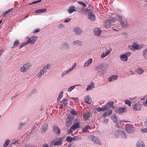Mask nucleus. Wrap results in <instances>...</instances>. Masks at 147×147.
<instances>
[{"instance_id": "obj_1", "label": "nucleus", "mask_w": 147, "mask_h": 147, "mask_svg": "<svg viewBox=\"0 0 147 147\" xmlns=\"http://www.w3.org/2000/svg\"><path fill=\"white\" fill-rule=\"evenodd\" d=\"M116 19L120 22L123 28H125L127 27V22L125 20V18L122 16L117 15L116 17Z\"/></svg>"}, {"instance_id": "obj_2", "label": "nucleus", "mask_w": 147, "mask_h": 147, "mask_svg": "<svg viewBox=\"0 0 147 147\" xmlns=\"http://www.w3.org/2000/svg\"><path fill=\"white\" fill-rule=\"evenodd\" d=\"M51 65L50 64L47 65L43 67V68L40 70V72L38 76V78L40 77L42 75H43L45 73H46L47 69H49L51 67Z\"/></svg>"}, {"instance_id": "obj_3", "label": "nucleus", "mask_w": 147, "mask_h": 147, "mask_svg": "<svg viewBox=\"0 0 147 147\" xmlns=\"http://www.w3.org/2000/svg\"><path fill=\"white\" fill-rule=\"evenodd\" d=\"M31 65L30 63L27 62L26 63L23 65L21 67L20 71L23 73L26 72L27 70L29 69L31 66Z\"/></svg>"}, {"instance_id": "obj_4", "label": "nucleus", "mask_w": 147, "mask_h": 147, "mask_svg": "<svg viewBox=\"0 0 147 147\" xmlns=\"http://www.w3.org/2000/svg\"><path fill=\"white\" fill-rule=\"evenodd\" d=\"M38 37L33 36L30 38L27 37L26 38L27 41L26 42L27 44L31 43V44H34L38 38Z\"/></svg>"}, {"instance_id": "obj_5", "label": "nucleus", "mask_w": 147, "mask_h": 147, "mask_svg": "<svg viewBox=\"0 0 147 147\" xmlns=\"http://www.w3.org/2000/svg\"><path fill=\"white\" fill-rule=\"evenodd\" d=\"M80 124V120L77 119H75L74 121V123L71 127V129H73V130H75L79 127Z\"/></svg>"}, {"instance_id": "obj_6", "label": "nucleus", "mask_w": 147, "mask_h": 147, "mask_svg": "<svg viewBox=\"0 0 147 147\" xmlns=\"http://www.w3.org/2000/svg\"><path fill=\"white\" fill-rule=\"evenodd\" d=\"M130 49L133 51H135L136 50H138L139 49H141V48H140L139 44L134 43L130 47Z\"/></svg>"}, {"instance_id": "obj_7", "label": "nucleus", "mask_w": 147, "mask_h": 147, "mask_svg": "<svg viewBox=\"0 0 147 147\" xmlns=\"http://www.w3.org/2000/svg\"><path fill=\"white\" fill-rule=\"evenodd\" d=\"M61 144L62 141L61 140H59L55 142L54 141H52L51 142V146H60L61 145Z\"/></svg>"}, {"instance_id": "obj_8", "label": "nucleus", "mask_w": 147, "mask_h": 147, "mask_svg": "<svg viewBox=\"0 0 147 147\" xmlns=\"http://www.w3.org/2000/svg\"><path fill=\"white\" fill-rule=\"evenodd\" d=\"M132 107L134 111H139L141 109V107L139 103H136L132 106Z\"/></svg>"}, {"instance_id": "obj_9", "label": "nucleus", "mask_w": 147, "mask_h": 147, "mask_svg": "<svg viewBox=\"0 0 147 147\" xmlns=\"http://www.w3.org/2000/svg\"><path fill=\"white\" fill-rule=\"evenodd\" d=\"M128 53L121 55L120 56V59L123 61H126L128 59Z\"/></svg>"}, {"instance_id": "obj_10", "label": "nucleus", "mask_w": 147, "mask_h": 147, "mask_svg": "<svg viewBox=\"0 0 147 147\" xmlns=\"http://www.w3.org/2000/svg\"><path fill=\"white\" fill-rule=\"evenodd\" d=\"M112 50L111 48H110L107 51H105V53L103 52L101 55V57L102 58H103L107 56L110 53Z\"/></svg>"}, {"instance_id": "obj_11", "label": "nucleus", "mask_w": 147, "mask_h": 147, "mask_svg": "<svg viewBox=\"0 0 147 147\" xmlns=\"http://www.w3.org/2000/svg\"><path fill=\"white\" fill-rule=\"evenodd\" d=\"M73 121V118L71 117H68L67 120L66 122L65 125L66 127H68L70 125L72 124Z\"/></svg>"}, {"instance_id": "obj_12", "label": "nucleus", "mask_w": 147, "mask_h": 147, "mask_svg": "<svg viewBox=\"0 0 147 147\" xmlns=\"http://www.w3.org/2000/svg\"><path fill=\"white\" fill-rule=\"evenodd\" d=\"M88 18L91 21H93L95 19V16L93 13L89 12L88 14Z\"/></svg>"}, {"instance_id": "obj_13", "label": "nucleus", "mask_w": 147, "mask_h": 147, "mask_svg": "<svg viewBox=\"0 0 147 147\" xmlns=\"http://www.w3.org/2000/svg\"><path fill=\"white\" fill-rule=\"evenodd\" d=\"M84 101L86 103L88 104H90L92 102L91 98L89 95H87L84 98Z\"/></svg>"}, {"instance_id": "obj_14", "label": "nucleus", "mask_w": 147, "mask_h": 147, "mask_svg": "<svg viewBox=\"0 0 147 147\" xmlns=\"http://www.w3.org/2000/svg\"><path fill=\"white\" fill-rule=\"evenodd\" d=\"M125 108L123 107V108H120L119 109H117L115 110V112L116 113H123L125 111Z\"/></svg>"}, {"instance_id": "obj_15", "label": "nucleus", "mask_w": 147, "mask_h": 147, "mask_svg": "<svg viewBox=\"0 0 147 147\" xmlns=\"http://www.w3.org/2000/svg\"><path fill=\"white\" fill-rule=\"evenodd\" d=\"M91 140L94 143L98 144L99 143V140L97 137L93 136H92L91 137Z\"/></svg>"}, {"instance_id": "obj_16", "label": "nucleus", "mask_w": 147, "mask_h": 147, "mask_svg": "<svg viewBox=\"0 0 147 147\" xmlns=\"http://www.w3.org/2000/svg\"><path fill=\"white\" fill-rule=\"evenodd\" d=\"M111 24L110 20H107L105 22L104 27L106 28H108L111 26Z\"/></svg>"}, {"instance_id": "obj_17", "label": "nucleus", "mask_w": 147, "mask_h": 147, "mask_svg": "<svg viewBox=\"0 0 147 147\" xmlns=\"http://www.w3.org/2000/svg\"><path fill=\"white\" fill-rule=\"evenodd\" d=\"M137 147H145L144 142L141 140H139L137 142Z\"/></svg>"}, {"instance_id": "obj_18", "label": "nucleus", "mask_w": 147, "mask_h": 147, "mask_svg": "<svg viewBox=\"0 0 147 147\" xmlns=\"http://www.w3.org/2000/svg\"><path fill=\"white\" fill-rule=\"evenodd\" d=\"M74 31L75 33L77 35L80 34L82 32L81 29L78 27H76L74 29Z\"/></svg>"}, {"instance_id": "obj_19", "label": "nucleus", "mask_w": 147, "mask_h": 147, "mask_svg": "<svg viewBox=\"0 0 147 147\" xmlns=\"http://www.w3.org/2000/svg\"><path fill=\"white\" fill-rule=\"evenodd\" d=\"M118 78V77L117 75H113L109 77L108 79L109 82H112L114 80H116Z\"/></svg>"}, {"instance_id": "obj_20", "label": "nucleus", "mask_w": 147, "mask_h": 147, "mask_svg": "<svg viewBox=\"0 0 147 147\" xmlns=\"http://www.w3.org/2000/svg\"><path fill=\"white\" fill-rule=\"evenodd\" d=\"M92 59H90L87 61H86L84 64V67H86L89 66L92 62Z\"/></svg>"}, {"instance_id": "obj_21", "label": "nucleus", "mask_w": 147, "mask_h": 147, "mask_svg": "<svg viewBox=\"0 0 147 147\" xmlns=\"http://www.w3.org/2000/svg\"><path fill=\"white\" fill-rule=\"evenodd\" d=\"M101 31L99 28H96L94 30V33L95 35L98 36L101 34Z\"/></svg>"}, {"instance_id": "obj_22", "label": "nucleus", "mask_w": 147, "mask_h": 147, "mask_svg": "<svg viewBox=\"0 0 147 147\" xmlns=\"http://www.w3.org/2000/svg\"><path fill=\"white\" fill-rule=\"evenodd\" d=\"M94 87V84L93 82H91V84L88 85L86 88L87 91H89L93 88Z\"/></svg>"}, {"instance_id": "obj_23", "label": "nucleus", "mask_w": 147, "mask_h": 147, "mask_svg": "<svg viewBox=\"0 0 147 147\" xmlns=\"http://www.w3.org/2000/svg\"><path fill=\"white\" fill-rule=\"evenodd\" d=\"M90 113L87 112L83 115V117L84 120H87L90 117Z\"/></svg>"}, {"instance_id": "obj_24", "label": "nucleus", "mask_w": 147, "mask_h": 147, "mask_svg": "<svg viewBox=\"0 0 147 147\" xmlns=\"http://www.w3.org/2000/svg\"><path fill=\"white\" fill-rule=\"evenodd\" d=\"M117 132L119 133V136H120V137L124 138H126V136L123 131H118Z\"/></svg>"}, {"instance_id": "obj_25", "label": "nucleus", "mask_w": 147, "mask_h": 147, "mask_svg": "<svg viewBox=\"0 0 147 147\" xmlns=\"http://www.w3.org/2000/svg\"><path fill=\"white\" fill-rule=\"evenodd\" d=\"M114 103V102L112 101H110L107 102V105L106 106H107V109H108L109 108L112 107Z\"/></svg>"}, {"instance_id": "obj_26", "label": "nucleus", "mask_w": 147, "mask_h": 147, "mask_svg": "<svg viewBox=\"0 0 147 147\" xmlns=\"http://www.w3.org/2000/svg\"><path fill=\"white\" fill-rule=\"evenodd\" d=\"M76 11L75 7L73 6H70L69 9L68 10V12L69 13H71Z\"/></svg>"}, {"instance_id": "obj_27", "label": "nucleus", "mask_w": 147, "mask_h": 147, "mask_svg": "<svg viewBox=\"0 0 147 147\" xmlns=\"http://www.w3.org/2000/svg\"><path fill=\"white\" fill-rule=\"evenodd\" d=\"M54 131L57 134H59L60 132L59 129L57 126H54L53 129Z\"/></svg>"}, {"instance_id": "obj_28", "label": "nucleus", "mask_w": 147, "mask_h": 147, "mask_svg": "<svg viewBox=\"0 0 147 147\" xmlns=\"http://www.w3.org/2000/svg\"><path fill=\"white\" fill-rule=\"evenodd\" d=\"M47 11V9H39L36 10L35 11V12L36 13H43Z\"/></svg>"}, {"instance_id": "obj_29", "label": "nucleus", "mask_w": 147, "mask_h": 147, "mask_svg": "<svg viewBox=\"0 0 147 147\" xmlns=\"http://www.w3.org/2000/svg\"><path fill=\"white\" fill-rule=\"evenodd\" d=\"M90 128V127L89 125H88L87 126L83 128L82 130V131L83 132H86L88 131V129Z\"/></svg>"}, {"instance_id": "obj_30", "label": "nucleus", "mask_w": 147, "mask_h": 147, "mask_svg": "<svg viewBox=\"0 0 147 147\" xmlns=\"http://www.w3.org/2000/svg\"><path fill=\"white\" fill-rule=\"evenodd\" d=\"M106 110H107V106H106L102 108L98 107L97 109V110L99 111H104Z\"/></svg>"}, {"instance_id": "obj_31", "label": "nucleus", "mask_w": 147, "mask_h": 147, "mask_svg": "<svg viewBox=\"0 0 147 147\" xmlns=\"http://www.w3.org/2000/svg\"><path fill=\"white\" fill-rule=\"evenodd\" d=\"M143 56L144 58L147 60V49H145L143 51Z\"/></svg>"}, {"instance_id": "obj_32", "label": "nucleus", "mask_w": 147, "mask_h": 147, "mask_svg": "<svg viewBox=\"0 0 147 147\" xmlns=\"http://www.w3.org/2000/svg\"><path fill=\"white\" fill-rule=\"evenodd\" d=\"M112 120L115 123L117 121V117L115 115H112L111 116Z\"/></svg>"}, {"instance_id": "obj_33", "label": "nucleus", "mask_w": 147, "mask_h": 147, "mask_svg": "<svg viewBox=\"0 0 147 147\" xmlns=\"http://www.w3.org/2000/svg\"><path fill=\"white\" fill-rule=\"evenodd\" d=\"M61 102L62 103L64 106H67L68 104L67 100L65 98H63L61 101Z\"/></svg>"}, {"instance_id": "obj_34", "label": "nucleus", "mask_w": 147, "mask_h": 147, "mask_svg": "<svg viewBox=\"0 0 147 147\" xmlns=\"http://www.w3.org/2000/svg\"><path fill=\"white\" fill-rule=\"evenodd\" d=\"M42 132H43L44 131H45L47 129V124L45 123L42 126Z\"/></svg>"}, {"instance_id": "obj_35", "label": "nucleus", "mask_w": 147, "mask_h": 147, "mask_svg": "<svg viewBox=\"0 0 147 147\" xmlns=\"http://www.w3.org/2000/svg\"><path fill=\"white\" fill-rule=\"evenodd\" d=\"M63 91H61L59 94L58 97L57 98V101L59 102L63 96Z\"/></svg>"}, {"instance_id": "obj_36", "label": "nucleus", "mask_w": 147, "mask_h": 147, "mask_svg": "<svg viewBox=\"0 0 147 147\" xmlns=\"http://www.w3.org/2000/svg\"><path fill=\"white\" fill-rule=\"evenodd\" d=\"M74 140V138H72L70 136H68L66 138V141L68 142H71L72 140Z\"/></svg>"}, {"instance_id": "obj_37", "label": "nucleus", "mask_w": 147, "mask_h": 147, "mask_svg": "<svg viewBox=\"0 0 147 147\" xmlns=\"http://www.w3.org/2000/svg\"><path fill=\"white\" fill-rule=\"evenodd\" d=\"M134 131V128L132 125L129 126V133H133Z\"/></svg>"}, {"instance_id": "obj_38", "label": "nucleus", "mask_w": 147, "mask_h": 147, "mask_svg": "<svg viewBox=\"0 0 147 147\" xmlns=\"http://www.w3.org/2000/svg\"><path fill=\"white\" fill-rule=\"evenodd\" d=\"M19 43V41L18 40H16L13 43V47H16Z\"/></svg>"}, {"instance_id": "obj_39", "label": "nucleus", "mask_w": 147, "mask_h": 147, "mask_svg": "<svg viewBox=\"0 0 147 147\" xmlns=\"http://www.w3.org/2000/svg\"><path fill=\"white\" fill-rule=\"evenodd\" d=\"M10 143V141L9 140H6L3 145V147H7L8 145Z\"/></svg>"}, {"instance_id": "obj_40", "label": "nucleus", "mask_w": 147, "mask_h": 147, "mask_svg": "<svg viewBox=\"0 0 147 147\" xmlns=\"http://www.w3.org/2000/svg\"><path fill=\"white\" fill-rule=\"evenodd\" d=\"M136 72L138 74L140 75L143 73V71L142 69L139 68L137 70Z\"/></svg>"}, {"instance_id": "obj_41", "label": "nucleus", "mask_w": 147, "mask_h": 147, "mask_svg": "<svg viewBox=\"0 0 147 147\" xmlns=\"http://www.w3.org/2000/svg\"><path fill=\"white\" fill-rule=\"evenodd\" d=\"M13 10V8H11V9H9L7 11H6L4 13H3L2 15H3V16H5L9 12Z\"/></svg>"}, {"instance_id": "obj_42", "label": "nucleus", "mask_w": 147, "mask_h": 147, "mask_svg": "<svg viewBox=\"0 0 147 147\" xmlns=\"http://www.w3.org/2000/svg\"><path fill=\"white\" fill-rule=\"evenodd\" d=\"M77 85H74L68 88V91L69 92H71L73 89H74L75 88V86Z\"/></svg>"}, {"instance_id": "obj_43", "label": "nucleus", "mask_w": 147, "mask_h": 147, "mask_svg": "<svg viewBox=\"0 0 147 147\" xmlns=\"http://www.w3.org/2000/svg\"><path fill=\"white\" fill-rule=\"evenodd\" d=\"M76 63H74V64L69 69V71H72V70L76 67Z\"/></svg>"}, {"instance_id": "obj_44", "label": "nucleus", "mask_w": 147, "mask_h": 147, "mask_svg": "<svg viewBox=\"0 0 147 147\" xmlns=\"http://www.w3.org/2000/svg\"><path fill=\"white\" fill-rule=\"evenodd\" d=\"M71 71H69V69L64 71L62 74V76H63L64 75H66Z\"/></svg>"}, {"instance_id": "obj_45", "label": "nucleus", "mask_w": 147, "mask_h": 147, "mask_svg": "<svg viewBox=\"0 0 147 147\" xmlns=\"http://www.w3.org/2000/svg\"><path fill=\"white\" fill-rule=\"evenodd\" d=\"M119 131V130H116L115 131V136H116V137H120L119 136V133H118L117 132V131Z\"/></svg>"}, {"instance_id": "obj_46", "label": "nucleus", "mask_w": 147, "mask_h": 147, "mask_svg": "<svg viewBox=\"0 0 147 147\" xmlns=\"http://www.w3.org/2000/svg\"><path fill=\"white\" fill-rule=\"evenodd\" d=\"M78 3L80 5H82V6H83V7H86V4H85V3H83L82 2L78 1Z\"/></svg>"}, {"instance_id": "obj_47", "label": "nucleus", "mask_w": 147, "mask_h": 147, "mask_svg": "<svg viewBox=\"0 0 147 147\" xmlns=\"http://www.w3.org/2000/svg\"><path fill=\"white\" fill-rule=\"evenodd\" d=\"M71 113L73 115H75L77 114L76 111L74 109H72L71 111Z\"/></svg>"}, {"instance_id": "obj_48", "label": "nucleus", "mask_w": 147, "mask_h": 147, "mask_svg": "<svg viewBox=\"0 0 147 147\" xmlns=\"http://www.w3.org/2000/svg\"><path fill=\"white\" fill-rule=\"evenodd\" d=\"M27 45L26 42H24L23 43H22V44L20 46L19 48L20 49L22 48L24 46H25L26 45Z\"/></svg>"}, {"instance_id": "obj_49", "label": "nucleus", "mask_w": 147, "mask_h": 147, "mask_svg": "<svg viewBox=\"0 0 147 147\" xmlns=\"http://www.w3.org/2000/svg\"><path fill=\"white\" fill-rule=\"evenodd\" d=\"M63 46L64 48H68L69 47V45L67 43H64L63 45Z\"/></svg>"}, {"instance_id": "obj_50", "label": "nucleus", "mask_w": 147, "mask_h": 147, "mask_svg": "<svg viewBox=\"0 0 147 147\" xmlns=\"http://www.w3.org/2000/svg\"><path fill=\"white\" fill-rule=\"evenodd\" d=\"M74 140L76 139L77 140H81V138L79 136H77L74 138Z\"/></svg>"}, {"instance_id": "obj_51", "label": "nucleus", "mask_w": 147, "mask_h": 147, "mask_svg": "<svg viewBox=\"0 0 147 147\" xmlns=\"http://www.w3.org/2000/svg\"><path fill=\"white\" fill-rule=\"evenodd\" d=\"M136 98L135 97L134 98H130L129 99L131 100V102H135L137 101V100H136Z\"/></svg>"}, {"instance_id": "obj_52", "label": "nucleus", "mask_w": 147, "mask_h": 147, "mask_svg": "<svg viewBox=\"0 0 147 147\" xmlns=\"http://www.w3.org/2000/svg\"><path fill=\"white\" fill-rule=\"evenodd\" d=\"M110 22L111 21L113 22H116L117 20L116 18H113L111 19Z\"/></svg>"}, {"instance_id": "obj_53", "label": "nucleus", "mask_w": 147, "mask_h": 147, "mask_svg": "<svg viewBox=\"0 0 147 147\" xmlns=\"http://www.w3.org/2000/svg\"><path fill=\"white\" fill-rule=\"evenodd\" d=\"M73 129H71V127H70V129L67 130V133L68 134H70L73 131Z\"/></svg>"}, {"instance_id": "obj_54", "label": "nucleus", "mask_w": 147, "mask_h": 147, "mask_svg": "<svg viewBox=\"0 0 147 147\" xmlns=\"http://www.w3.org/2000/svg\"><path fill=\"white\" fill-rule=\"evenodd\" d=\"M141 131L144 133L147 132V128L144 129H142Z\"/></svg>"}, {"instance_id": "obj_55", "label": "nucleus", "mask_w": 147, "mask_h": 147, "mask_svg": "<svg viewBox=\"0 0 147 147\" xmlns=\"http://www.w3.org/2000/svg\"><path fill=\"white\" fill-rule=\"evenodd\" d=\"M71 20V18H67L65 20L64 22H68Z\"/></svg>"}, {"instance_id": "obj_56", "label": "nucleus", "mask_w": 147, "mask_h": 147, "mask_svg": "<svg viewBox=\"0 0 147 147\" xmlns=\"http://www.w3.org/2000/svg\"><path fill=\"white\" fill-rule=\"evenodd\" d=\"M80 41L78 40H76L73 42V44L74 45L79 44L80 43Z\"/></svg>"}, {"instance_id": "obj_57", "label": "nucleus", "mask_w": 147, "mask_h": 147, "mask_svg": "<svg viewBox=\"0 0 147 147\" xmlns=\"http://www.w3.org/2000/svg\"><path fill=\"white\" fill-rule=\"evenodd\" d=\"M41 1V0H40L39 1H35L32 2V3H30V4H35L38 3H39Z\"/></svg>"}, {"instance_id": "obj_58", "label": "nucleus", "mask_w": 147, "mask_h": 147, "mask_svg": "<svg viewBox=\"0 0 147 147\" xmlns=\"http://www.w3.org/2000/svg\"><path fill=\"white\" fill-rule=\"evenodd\" d=\"M71 99L74 100L75 102L77 101H78V98H71Z\"/></svg>"}, {"instance_id": "obj_59", "label": "nucleus", "mask_w": 147, "mask_h": 147, "mask_svg": "<svg viewBox=\"0 0 147 147\" xmlns=\"http://www.w3.org/2000/svg\"><path fill=\"white\" fill-rule=\"evenodd\" d=\"M107 115H108L107 112H106L103 113L102 116L104 117H105Z\"/></svg>"}, {"instance_id": "obj_60", "label": "nucleus", "mask_w": 147, "mask_h": 147, "mask_svg": "<svg viewBox=\"0 0 147 147\" xmlns=\"http://www.w3.org/2000/svg\"><path fill=\"white\" fill-rule=\"evenodd\" d=\"M108 119H106L104 120L103 122L104 123H107L108 122Z\"/></svg>"}, {"instance_id": "obj_61", "label": "nucleus", "mask_w": 147, "mask_h": 147, "mask_svg": "<svg viewBox=\"0 0 147 147\" xmlns=\"http://www.w3.org/2000/svg\"><path fill=\"white\" fill-rule=\"evenodd\" d=\"M115 126L117 128L119 129L121 127L117 123H116Z\"/></svg>"}, {"instance_id": "obj_62", "label": "nucleus", "mask_w": 147, "mask_h": 147, "mask_svg": "<svg viewBox=\"0 0 147 147\" xmlns=\"http://www.w3.org/2000/svg\"><path fill=\"white\" fill-rule=\"evenodd\" d=\"M40 30L39 29H36L35 30L34 33H36L38 32Z\"/></svg>"}, {"instance_id": "obj_63", "label": "nucleus", "mask_w": 147, "mask_h": 147, "mask_svg": "<svg viewBox=\"0 0 147 147\" xmlns=\"http://www.w3.org/2000/svg\"><path fill=\"white\" fill-rule=\"evenodd\" d=\"M125 103L126 104H127L129 105V100H126L125 102Z\"/></svg>"}, {"instance_id": "obj_64", "label": "nucleus", "mask_w": 147, "mask_h": 147, "mask_svg": "<svg viewBox=\"0 0 147 147\" xmlns=\"http://www.w3.org/2000/svg\"><path fill=\"white\" fill-rule=\"evenodd\" d=\"M144 105L145 106H147V99L146 100L145 102L143 103Z\"/></svg>"}]
</instances>
